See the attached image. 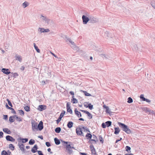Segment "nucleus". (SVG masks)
Returning <instances> with one entry per match:
<instances>
[{
	"label": "nucleus",
	"mask_w": 155,
	"mask_h": 155,
	"mask_svg": "<svg viewBox=\"0 0 155 155\" xmlns=\"http://www.w3.org/2000/svg\"><path fill=\"white\" fill-rule=\"evenodd\" d=\"M80 127H79V128H77L76 129V133L78 135H80L84 136L83 133L82 132V130H84V131L86 132L90 133L89 130L87 127L83 126H80Z\"/></svg>",
	"instance_id": "obj_1"
},
{
	"label": "nucleus",
	"mask_w": 155,
	"mask_h": 155,
	"mask_svg": "<svg viewBox=\"0 0 155 155\" xmlns=\"http://www.w3.org/2000/svg\"><path fill=\"white\" fill-rule=\"evenodd\" d=\"M31 124L32 130L34 131H36V130H37L38 123L36 122L35 120H32L31 122Z\"/></svg>",
	"instance_id": "obj_2"
},
{
	"label": "nucleus",
	"mask_w": 155,
	"mask_h": 155,
	"mask_svg": "<svg viewBox=\"0 0 155 155\" xmlns=\"http://www.w3.org/2000/svg\"><path fill=\"white\" fill-rule=\"evenodd\" d=\"M66 150H68V153L70 154L73 153V150L71 149H75V148L71 146L70 144L66 145Z\"/></svg>",
	"instance_id": "obj_3"
},
{
	"label": "nucleus",
	"mask_w": 155,
	"mask_h": 155,
	"mask_svg": "<svg viewBox=\"0 0 155 155\" xmlns=\"http://www.w3.org/2000/svg\"><path fill=\"white\" fill-rule=\"evenodd\" d=\"M92 137V135L90 133H87L86 134L85 137L87 139L89 140L88 141V143H89L92 144L93 143L91 142V141H94V140H92L91 138Z\"/></svg>",
	"instance_id": "obj_4"
},
{
	"label": "nucleus",
	"mask_w": 155,
	"mask_h": 155,
	"mask_svg": "<svg viewBox=\"0 0 155 155\" xmlns=\"http://www.w3.org/2000/svg\"><path fill=\"white\" fill-rule=\"evenodd\" d=\"M82 19L83 23L85 25L89 21V18L87 17L86 16L83 15L82 16Z\"/></svg>",
	"instance_id": "obj_5"
},
{
	"label": "nucleus",
	"mask_w": 155,
	"mask_h": 155,
	"mask_svg": "<svg viewBox=\"0 0 155 155\" xmlns=\"http://www.w3.org/2000/svg\"><path fill=\"white\" fill-rule=\"evenodd\" d=\"M17 140L19 143H20L21 142L22 143H25L28 141V139L19 137L17 139Z\"/></svg>",
	"instance_id": "obj_6"
},
{
	"label": "nucleus",
	"mask_w": 155,
	"mask_h": 155,
	"mask_svg": "<svg viewBox=\"0 0 155 155\" xmlns=\"http://www.w3.org/2000/svg\"><path fill=\"white\" fill-rule=\"evenodd\" d=\"M71 103L69 102H67L66 104L67 111L68 112L71 114L72 113V110L70 106Z\"/></svg>",
	"instance_id": "obj_7"
},
{
	"label": "nucleus",
	"mask_w": 155,
	"mask_h": 155,
	"mask_svg": "<svg viewBox=\"0 0 155 155\" xmlns=\"http://www.w3.org/2000/svg\"><path fill=\"white\" fill-rule=\"evenodd\" d=\"M47 106L45 105H40L38 106L37 109L40 111L44 110L47 108Z\"/></svg>",
	"instance_id": "obj_8"
},
{
	"label": "nucleus",
	"mask_w": 155,
	"mask_h": 155,
	"mask_svg": "<svg viewBox=\"0 0 155 155\" xmlns=\"http://www.w3.org/2000/svg\"><path fill=\"white\" fill-rule=\"evenodd\" d=\"M44 128V126L43 124V122L41 121H40L39 124H37V129L38 130L40 131L42 130Z\"/></svg>",
	"instance_id": "obj_9"
},
{
	"label": "nucleus",
	"mask_w": 155,
	"mask_h": 155,
	"mask_svg": "<svg viewBox=\"0 0 155 155\" xmlns=\"http://www.w3.org/2000/svg\"><path fill=\"white\" fill-rule=\"evenodd\" d=\"M79 110L84 113H85L87 114V116L88 117L89 119H91L92 118L93 116L88 111H87L86 110Z\"/></svg>",
	"instance_id": "obj_10"
},
{
	"label": "nucleus",
	"mask_w": 155,
	"mask_h": 155,
	"mask_svg": "<svg viewBox=\"0 0 155 155\" xmlns=\"http://www.w3.org/2000/svg\"><path fill=\"white\" fill-rule=\"evenodd\" d=\"M1 71L4 74L8 75L11 74V72L9 71V69L5 68H2V69Z\"/></svg>",
	"instance_id": "obj_11"
},
{
	"label": "nucleus",
	"mask_w": 155,
	"mask_h": 155,
	"mask_svg": "<svg viewBox=\"0 0 155 155\" xmlns=\"http://www.w3.org/2000/svg\"><path fill=\"white\" fill-rule=\"evenodd\" d=\"M118 124L119 127L122 129L123 131L124 130L127 126V125L120 122H118Z\"/></svg>",
	"instance_id": "obj_12"
},
{
	"label": "nucleus",
	"mask_w": 155,
	"mask_h": 155,
	"mask_svg": "<svg viewBox=\"0 0 155 155\" xmlns=\"http://www.w3.org/2000/svg\"><path fill=\"white\" fill-rule=\"evenodd\" d=\"M89 19V21L91 23H95L98 21V19L93 16L90 17Z\"/></svg>",
	"instance_id": "obj_13"
},
{
	"label": "nucleus",
	"mask_w": 155,
	"mask_h": 155,
	"mask_svg": "<svg viewBox=\"0 0 155 155\" xmlns=\"http://www.w3.org/2000/svg\"><path fill=\"white\" fill-rule=\"evenodd\" d=\"M6 140L8 141H10L11 142H14L15 139L12 137L10 135H7L5 137Z\"/></svg>",
	"instance_id": "obj_14"
},
{
	"label": "nucleus",
	"mask_w": 155,
	"mask_h": 155,
	"mask_svg": "<svg viewBox=\"0 0 155 155\" xmlns=\"http://www.w3.org/2000/svg\"><path fill=\"white\" fill-rule=\"evenodd\" d=\"M40 30V31L41 33L44 32H48L50 31V30L49 29L47 28L45 29L44 28H39L38 31Z\"/></svg>",
	"instance_id": "obj_15"
},
{
	"label": "nucleus",
	"mask_w": 155,
	"mask_h": 155,
	"mask_svg": "<svg viewBox=\"0 0 155 155\" xmlns=\"http://www.w3.org/2000/svg\"><path fill=\"white\" fill-rule=\"evenodd\" d=\"M38 149V147L37 144L35 145L33 147L31 148V151L33 153H35L37 152H38L37 150Z\"/></svg>",
	"instance_id": "obj_16"
},
{
	"label": "nucleus",
	"mask_w": 155,
	"mask_h": 155,
	"mask_svg": "<svg viewBox=\"0 0 155 155\" xmlns=\"http://www.w3.org/2000/svg\"><path fill=\"white\" fill-rule=\"evenodd\" d=\"M75 114L78 117H82L80 111L78 110L77 108H75L74 110Z\"/></svg>",
	"instance_id": "obj_17"
},
{
	"label": "nucleus",
	"mask_w": 155,
	"mask_h": 155,
	"mask_svg": "<svg viewBox=\"0 0 155 155\" xmlns=\"http://www.w3.org/2000/svg\"><path fill=\"white\" fill-rule=\"evenodd\" d=\"M41 17H43L42 20L45 21V22L47 23V24H48L50 20L47 18L46 16H44L42 15H41Z\"/></svg>",
	"instance_id": "obj_18"
},
{
	"label": "nucleus",
	"mask_w": 155,
	"mask_h": 155,
	"mask_svg": "<svg viewBox=\"0 0 155 155\" xmlns=\"http://www.w3.org/2000/svg\"><path fill=\"white\" fill-rule=\"evenodd\" d=\"M103 107L104 108L106 109V113H108L110 115V113H112L110 111L109 109V107L108 106H106L105 105H103Z\"/></svg>",
	"instance_id": "obj_19"
},
{
	"label": "nucleus",
	"mask_w": 155,
	"mask_h": 155,
	"mask_svg": "<svg viewBox=\"0 0 155 155\" xmlns=\"http://www.w3.org/2000/svg\"><path fill=\"white\" fill-rule=\"evenodd\" d=\"M114 134H115L117 135L119 133L120 130L119 127H115L114 128Z\"/></svg>",
	"instance_id": "obj_20"
},
{
	"label": "nucleus",
	"mask_w": 155,
	"mask_h": 155,
	"mask_svg": "<svg viewBox=\"0 0 155 155\" xmlns=\"http://www.w3.org/2000/svg\"><path fill=\"white\" fill-rule=\"evenodd\" d=\"M73 124L72 122L69 121L68 123L67 126L69 128H71L73 127Z\"/></svg>",
	"instance_id": "obj_21"
},
{
	"label": "nucleus",
	"mask_w": 155,
	"mask_h": 155,
	"mask_svg": "<svg viewBox=\"0 0 155 155\" xmlns=\"http://www.w3.org/2000/svg\"><path fill=\"white\" fill-rule=\"evenodd\" d=\"M15 118V115L11 116L9 117V121L10 123L13 122L14 121V118Z\"/></svg>",
	"instance_id": "obj_22"
},
{
	"label": "nucleus",
	"mask_w": 155,
	"mask_h": 155,
	"mask_svg": "<svg viewBox=\"0 0 155 155\" xmlns=\"http://www.w3.org/2000/svg\"><path fill=\"white\" fill-rule=\"evenodd\" d=\"M72 99L71 100V102L73 104H76L78 102V100L74 98V96H72Z\"/></svg>",
	"instance_id": "obj_23"
},
{
	"label": "nucleus",
	"mask_w": 155,
	"mask_h": 155,
	"mask_svg": "<svg viewBox=\"0 0 155 155\" xmlns=\"http://www.w3.org/2000/svg\"><path fill=\"white\" fill-rule=\"evenodd\" d=\"M61 141L62 143H63V145L66 148V145H68V143H71L70 142L68 141H65L62 140H61Z\"/></svg>",
	"instance_id": "obj_24"
},
{
	"label": "nucleus",
	"mask_w": 155,
	"mask_h": 155,
	"mask_svg": "<svg viewBox=\"0 0 155 155\" xmlns=\"http://www.w3.org/2000/svg\"><path fill=\"white\" fill-rule=\"evenodd\" d=\"M3 131L5 133L8 134H10L11 133V131L10 130H9L8 128H3Z\"/></svg>",
	"instance_id": "obj_25"
},
{
	"label": "nucleus",
	"mask_w": 155,
	"mask_h": 155,
	"mask_svg": "<svg viewBox=\"0 0 155 155\" xmlns=\"http://www.w3.org/2000/svg\"><path fill=\"white\" fill-rule=\"evenodd\" d=\"M124 131H125L126 133L128 134H129L131 133V131L130 130L128 126H127L126 128L125 129Z\"/></svg>",
	"instance_id": "obj_26"
},
{
	"label": "nucleus",
	"mask_w": 155,
	"mask_h": 155,
	"mask_svg": "<svg viewBox=\"0 0 155 155\" xmlns=\"http://www.w3.org/2000/svg\"><path fill=\"white\" fill-rule=\"evenodd\" d=\"M93 138L94 139H92V140H94V141H93L94 142L93 143H96L98 141L97 136L94 134H93L92 135Z\"/></svg>",
	"instance_id": "obj_27"
},
{
	"label": "nucleus",
	"mask_w": 155,
	"mask_h": 155,
	"mask_svg": "<svg viewBox=\"0 0 155 155\" xmlns=\"http://www.w3.org/2000/svg\"><path fill=\"white\" fill-rule=\"evenodd\" d=\"M54 140L56 144L58 145L60 144V141L57 138L55 137Z\"/></svg>",
	"instance_id": "obj_28"
},
{
	"label": "nucleus",
	"mask_w": 155,
	"mask_h": 155,
	"mask_svg": "<svg viewBox=\"0 0 155 155\" xmlns=\"http://www.w3.org/2000/svg\"><path fill=\"white\" fill-rule=\"evenodd\" d=\"M81 91L83 92L84 93V95L86 96H91V94L87 93L86 91L81 90Z\"/></svg>",
	"instance_id": "obj_29"
},
{
	"label": "nucleus",
	"mask_w": 155,
	"mask_h": 155,
	"mask_svg": "<svg viewBox=\"0 0 155 155\" xmlns=\"http://www.w3.org/2000/svg\"><path fill=\"white\" fill-rule=\"evenodd\" d=\"M34 47L38 53H40V50L38 48V46L36 45L35 43H33Z\"/></svg>",
	"instance_id": "obj_30"
},
{
	"label": "nucleus",
	"mask_w": 155,
	"mask_h": 155,
	"mask_svg": "<svg viewBox=\"0 0 155 155\" xmlns=\"http://www.w3.org/2000/svg\"><path fill=\"white\" fill-rule=\"evenodd\" d=\"M65 38L67 39L66 41H68L71 44L73 45H74V42L72 41L71 39L70 38H68L67 37L65 36Z\"/></svg>",
	"instance_id": "obj_31"
},
{
	"label": "nucleus",
	"mask_w": 155,
	"mask_h": 155,
	"mask_svg": "<svg viewBox=\"0 0 155 155\" xmlns=\"http://www.w3.org/2000/svg\"><path fill=\"white\" fill-rule=\"evenodd\" d=\"M93 105H92L91 103H89L88 104V106H86L85 105V107L86 108L88 107L91 110H92L93 108Z\"/></svg>",
	"instance_id": "obj_32"
},
{
	"label": "nucleus",
	"mask_w": 155,
	"mask_h": 155,
	"mask_svg": "<svg viewBox=\"0 0 155 155\" xmlns=\"http://www.w3.org/2000/svg\"><path fill=\"white\" fill-rule=\"evenodd\" d=\"M11 74H12V77L14 78L19 76V74L17 73L11 72Z\"/></svg>",
	"instance_id": "obj_33"
},
{
	"label": "nucleus",
	"mask_w": 155,
	"mask_h": 155,
	"mask_svg": "<svg viewBox=\"0 0 155 155\" xmlns=\"http://www.w3.org/2000/svg\"><path fill=\"white\" fill-rule=\"evenodd\" d=\"M29 5V4L28 2H24L22 4V5L23 7L24 8H25L26 7H27Z\"/></svg>",
	"instance_id": "obj_34"
},
{
	"label": "nucleus",
	"mask_w": 155,
	"mask_h": 155,
	"mask_svg": "<svg viewBox=\"0 0 155 155\" xmlns=\"http://www.w3.org/2000/svg\"><path fill=\"white\" fill-rule=\"evenodd\" d=\"M105 124H106L107 127H108L111 125L112 122L110 121H108L106 122Z\"/></svg>",
	"instance_id": "obj_35"
},
{
	"label": "nucleus",
	"mask_w": 155,
	"mask_h": 155,
	"mask_svg": "<svg viewBox=\"0 0 155 155\" xmlns=\"http://www.w3.org/2000/svg\"><path fill=\"white\" fill-rule=\"evenodd\" d=\"M61 131V128L60 127H57L55 129V132L57 133H59Z\"/></svg>",
	"instance_id": "obj_36"
},
{
	"label": "nucleus",
	"mask_w": 155,
	"mask_h": 155,
	"mask_svg": "<svg viewBox=\"0 0 155 155\" xmlns=\"http://www.w3.org/2000/svg\"><path fill=\"white\" fill-rule=\"evenodd\" d=\"M16 58V60L19 61L20 62H21L22 61V59L21 58L20 56H16L15 57Z\"/></svg>",
	"instance_id": "obj_37"
},
{
	"label": "nucleus",
	"mask_w": 155,
	"mask_h": 155,
	"mask_svg": "<svg viewBox=\"0 0 155 155\" xmlns=\"http://www.w3.org/2000/svg\"><path fill=\"white\" fill-rule=\"evenodd\" d=\"M35 143V140L33 139H31L29 140L28 143L30 145H32L34 144Z\"/></svg>",
	"instance_id": "obj_38"
},
{
	"label": "nucleus",
	"mask_w": 155,
	"mask_h": 155,
	"mask_svg": "<svg viewBox=\"0 0 155 155\" xmlns=\"http://www.w3.org/2000/svg\"><path fill=\"white\" fill-rule=\"evenodd\" d=\"M19 111V113L20 114V115H21V116H24L25 115V113L23 110H18Z\"/></svg>",
	"instance_id": "obj_39"
},
{
	"label": "nucleus",
	"mask_w": 155,
	"mask_h": 155,
	"mask_svg": "<svg viewBox=\"0 0 155 155\" xmlns=\"http://www.w3.org/2000/svg\"><path fill=\"white\" fill-rule=\"evenodd\" d=\"M9 148L12 150H13L15 149V147L12 144H10L9 145Z\"/></svg>",
	"instance_id": "obj_40"
},
{
	"label": "nucleus",
	"mask_w": 155,
	"mask_h": 155,
	"mask_svg": "<svg viewBox=\"0 0 155 155\" xmlns=\"http://www.w3.org/2000/svg\"><path fill=\"white\" fill-rule=\"evenodd\" d=\"M25 110L27 112H29L30 111V107L29 106H27L24 107Z\"/></svg>",
	"instance_id": "obj_41"
},
{
	"label": "nucleus",
	"mask_w": 155,
	"mask_h": 155,
	"mask_svg": "<svg viewBox=\"0 0 155 155\" xmlns=\"http://www.w3.org/2000/svg\"><path fill=\"white\" fill-rule=\"evenodd\" d=\"M133 102V99L130 97H129L127 99V102L128 103H131Z\"/></svg>",
	"instance_id": "obj_42"
},
{
	"label": "nucleus",
	"mask_w": 155,
	"mask_h": 155,
	"mask_svg": "<svg viewBox=\"0 0 155 155\" xmlns=\"http://www.w3.org/2000/svg\"><path fill=\"white\" fill-rule=\"evenodd\" d=\"M15 118L17 119V120L19 121H22V120L19 117L16 115H15Z\"/></svg>",
	"instance_id": "obj_43"
},
{
	"label": "nucleus",
	"mask_w": 155,
	"mask_h": 155,
	"mask_svg": "<svg viewBox=\"0 0 155 155\" xmlns=\"http://www.w3.org/2000/svg\"><path fill=\"white\" fill-rule=\"evenodd\" d=\"M91 154H94L95 155H98L97 154L96 150L95 148L91 150Z\"/></svg>",
	"instance_id": "obj_44"
},
{
	"label": "nucleus",
	"mask_w": 155,
	"mask_h": 155,
	"mask_svg": "<svg viewBox=\"0 0 155 155\" xmlns=\"http://www.w3.org/2000/svg\"><path fill=\"white\" fill-rule=\"evenodd\" d=\"M1 155H9L6 150H3L1 152Z\"/></svg>",
	"instance_id": "obj_45"
},
{
	"label": "nucleus",
	"mask_w": 155,
	"mask_h": 155,
	"mask_svg": "<svg viewBox=\"0 0 155 155\" xmlns=\"http://www.w3.org/2000/svg\"><path fill=\"white\" fill-rule=\"evenodd\" d=\"M125 149L126 151L128 152H129V151L130 152L131 148L130 147L127 146L125 147Z\"/></svg>",
	"instance_id": "obj_46"
},
{
	"label": "nucleus",
	"mask_w": 155,
	"mask_h": 155,
	"mask_svg": "<svg viewBox=\"0 0 155 155\" xmlns=\"http://www.w3.org/2000/svg\"><path fill=\"white\" fill-rule=\"evenodd\" d=\"M99 139L100 142L102 143H104V140L101 135H100L99 136Z\"/></svg>",
	"instance_id": "obj_47"
},
{
	"label": "nucleus",
	"mask_w": 155,
	"mask_h": 155,
	"mask_svg": "<svg viewBox=\"0 0 155 155\" xmlns=\"http://www.w3.org/2000/svg\"><path fill=\"white\" fill-rule=\"evenodd\" d=\"M6 100L7 101L8 104L11 107H13L12 105L10 100H9L8 99H7Z\"/></svg>",
	"instance_id": "obj_48"
},
{
	"label": "nucleus",
	"mask_w": 155,
	"mask_h": 155,
	"mask_svg": "<svg viewBox=\"0 0 155 155\" xmlns=\"http://www.w3.org/2000/svg\"><path fill=\"white\" fill-rule=\"evenodd\" d=\"M65 113V111L64 110H63L61 112V113L60 115V117H63Z\"/></svg>",
	"instance_id": "obj_49"
},
{
	"label": "nucleus",
	"mask_w": 155,
	"mask_h": 155,
	"mask_svg": "<svg viewBox=\"0 0 155 155\" xmlns=\"http://www.w3.org/2000/svg\"><path fill=\"white\" fill-rule=\"evenodd\" d=\"M151 4L152 6L155 9V1H153L151 2Z\"/></svg>",
	"instance_id": "obj_50"
},
{
	"label": "nucleus",
	"mask_w": 155,
	"mask_h": 155,
	"mask_svg": "<svg viewBox=\"0 0 155 155\" xmlns=\"http://www.w3.org/2000/svg\"><path fill=\"white\" fill-rule=\"evenodd\" d=\"M11 110V112L12 113L14 114H16V112L15 110L12 107H11L10 109Z\"/></svg>",
	"instance_id": "obj_51"
},
{
	"label": "nucleus",
	"mask_w": 155,
	"mask_h": 155,
	"mask_svg": "<svg viewBox=\"0 0 155 155\" xmlns=\"http://www.w3.org/2000/svg\"><path fill=\"white\" fill-rule=\"evenodd\" d=\"M18 147L21 151H22L24 153L25 152V150L24 147H21V146Z\"/></svg>",
	"instance_id": "obj_52"
},
{
	"label": "nucleus",
	"mask_w": 155,
	"mask_h": 155,
	"mask_svg": "<svg viewBox=\"0 0 155 155\" xmlns=\"http://www.w3.org/2000/svg\"><path fill=\"white\" fill-rule=\"evenodd\" d=\"M45 144H46V145L47 147H50L51 146V143H50L49 142H46L45 143Z\"/></svg>",
	"instance_id": "obj_53"
},
{
	"label": "nucleus",
	"mask_w": 155,
	"mask_h": 155,
	"mask_svg": "<svg viewBox=\"0 0 155 155\" xmlns=\"http://www.w3.org/2000/svg\"><path fill=\"white\" fill-rule=\"evenodd\" d=\"M101 127L103 128H105L106 127H107L106 124L105 123H103L101 124Z\"/></svg>",
	"instance_id": "obj_54"
},
{
	"label": "nucleus",
	"mask_w": 155,
	"mask_h": 155,
	"mask_svg": "<svg viewBox=\"0 0 155 155\" xmlns=\"http://www.w3.org/2000/svg\"><path fill=\"white\" fill-rule=\"evenodd\" d=\"M105 35L107 37H110V35L109 32L107 31H106L105 33Z\"/></svg>",
	"instance_id": "obj_55"
},
{
	"label": "nucleus",
	"mask_w": 155,
	"mask_h": 155,
	"mask_svg": "<svg viewBox=\"0 0 155 155\" xmlns=\"http://www.w3.org/2000/svg\"><path fill=\"white\" fill-rule=\"evenodd\" d=\"M3 119L5 120L8 119V115H3Z\"/></svg>",
	"instance_id": "obj_56"
},
{
	"label": "nucleus",
	"mask_w": 155,
	"mask_h": 155,
	"mask_svg": "<svg viewBox=\"0 0 155 155\" xmlns=\"http://www.w3.org/2000/svg\"><path fill=\"white\" fill-rule=\"evenodd\" d=\"M38 155H44L42 153V151L40 150H38Z\"/></svg>",
	"instance_id": "obj_57"
},
{
	"label": "nucleus",
	"mask_w": 155,
	"mask_h": 155,
	"mask_svg": "<svg viewBox=\"0 0 155 155\" xmlns=\"http://www.w3.org/2000/svg\"><path fill=\"white\" fill-rule=\"evenodd\" d=\"M3 137V133L2 131H0V138H2Z\"/></svg>",
	"instance_id": "obj_58"
},
{
	"label": "nucleus",
	"mask_w": 155,
	"mask_h": 155,
	"mask_svg": "<svg viewBox=\"0 0 155 155\" xmlns=\"http://www.w3.org/2000/svg\"><path fill=\"white\" fill-rule=\"evenodd\" d=\"M12 77V75H11V74H9L8 76V79H9V80H11V78Z\"/></svg>",
	"instance_id": "obj_59"
},
{
	"label": "nucleus",
	"mask_w": 155,
	"mask_h": 155,
	"mask_svg": "<svg viewBox=\"0 0 155 155\" xmlns=\"http://www.w3.org/2000/svg\"><path fill=\"white\" fill-rule=\"evenodd\" d=\"M91 144L90 145L89 147H90V149L91 150L93 149L94 148V147L93 145V144Z\"/></svg>",
	"instance_id": "obj_60"
},
{
	"label": "nucleus",
	"mask_w": 155,
	"mask_h": 155,
	"mask_svg": "<svg viewBox=\"0 0 155 155\" xmlns=\"http://www.w3.org/2000/svg\"><path fill=\"white\" fill-rule=\"evenodd\" d=\"M5 107H6L8 109H10V108H11V107H9L7 103H6V104L5 105Z\"/></svg>",
	"instance_id": "obj_61"
},
{
	"label": "nucleus",
	"mask_w": 155,
	"mask_h": 155,
	"mask_svg": "<svg viewBox=\"0 0 155 155\" xmlns=\"http://www.w3.org/2000/svg\"><path fill=\"white\" fill-rule=\"evenodd\" d=\"M69 94L72 95V96H74V93L73 91H70L69 92Z\"/></svg>",
	"instance_id": "obj_62"
},
{
	"label": "nucleus",
	"mask_w": 155,
	"mask_h": 155,
	"mask_svg": "<svg viewBox=\"0 0 155 155\" xmlns=\"http://www.w3.org/2000/svg\"><path fill=\"white\" fill-rule=\"evenodd\" d=\"M47 74L48 75V76L51 77V72H48V73H47Z\"/></svg>",
	"instance_id": "obj_63"
},
{
	"label": "nucleus",
	"mask_w": 155,
	"mask_h": 155,
	"mask_svg": "<svg viewBox=\"0 0 155 155\" xmlns=\"http://www.w3.org/2000/svg\"><path fill=\"white\" fill-rule=\"evenodd\" d=\"M80 154L81 155H87V154L85 153L80 152Z\"/></svg>",
	"instance_id": "obj_64"
}]
</instances>
